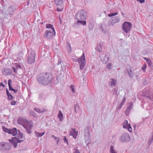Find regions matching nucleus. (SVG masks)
I'll return each mask as SVG.
<instances>
[{
  "label": "nucleus",
  "mask_w": 153,
  "mask_h": 153,
  "mask_svg": "<svg viewBox=\"0 0 153 153\" xmlns=\"http://www.w3.org/2000/svg\"><path fill=\"white\" fill-rule=\"evenodd\" d=\"M78 147H75L73 150L74 151L73 153H80L79 151L77 149Z\"/></svg>",
  "instance_id": "nucleus-34"
},
{
  "label": "nucleus",
  "mask_w": 153,
  "mask_h": 153,
  "mask_svg": "<svg viewBox=\"0 0 153 153\" xmlns=\"http://www.w3.org/2000/svg\"><path fill=\"white\" fill-rule=\"evenodd\" d=\"M16 67H12V69L13 70V71H14V72L15 73H17V71H16Z\"/></svg>",
  "instance_id": "nucleus-53"
},
{
  "label": "nucleus",
  "mask_w": 153,
  "mask_h": 153,
  "mask_svg": "<svg viewBox=\"0 0 153 153\" xmlns=\"http://www.w3.org/2000/svg\"><path fill=\"white\" fill-rule=\"evenodd\" d=\"M53 79V76L50 73H41L36 77L38 82L43 85H47L51 83Z\"/></svg>",
  "instance_id": "nucleus-1"
},
{
  "label": "nucleus",
  "mask_w": 153,
  "mask_h": 153,
  "mask_svg": "<svg viewBox=\"0 0 153 153\" xmlns=\"http://www.w3.org/2000/svg\"><path fill=\"white\" fill-rule=\"evenodd\" d=\"M45 132L42 133H40L37 131H35V135L37 137H41L43 136L45 134Z\"/></svg>",
  "instance_id": "nucleus-24"
},
{
  "label": "nucleus",
  "mask_w": 153,
  "mask_h": 153,
  "mask_svg": "<svg viewBox=\"0 0 153 153\" xmlns=\"http://www.w3.org/2000/svg\"><path fill=\"white\" fill-rule=\"evenodd\" d=\"M106 26L104 24H102L101 25L100 27L102 29V31L104 33H106Z\"/></svg>",
  "instance_id": "nucleus-29"
},
{
  "label": "nucleus",
  "mask_w": 153,
  "mask_h": 153,
  "mask_svg": "<svg viewBox=\"0 0 153 153\" xmlns=\"http://www.w3.org/2000/svg\"><path fill=\"white\" fill-rule=\"evenodd\" d=\"M131 26L132 24L131 23L125 22L123 24L122 28L124 32L127 33L130 31Z\"/></svg>",
  "instance_id": "nucleus-10"
},
{
  "label": "nucleus",
  "mask_w": 153,
  "mask_h": 153,
  "mask_svg": "<svg viewBox=\"0 0 153 153\" xmlns=\"http://www.w3.org/2000/svg\"><path fill=\"white\" fill-rule=\"evenodd\" d=\"M118 14V13L117 12L114 13H111L108 14V16L109 17H112L113 16L117 15Z\"/></svg>",
  "instance_id": "nucleus-33"
},
{
  "label": "nucleus",
  "mask_w": 153,
  "mask_h": 153,
  "mask_svg": "<svg viewBox=\"0 0 153 153\" xmlns=\"http://www.w3.org/2000/svg\"><path fill=\"white\" fill-rule=\"evenodd\" d=\"M103 45L102 44L100 43L99 44L97 45V48L98 51L99 52H101L102 51V48H103Z\"/></svg>",
  "instance_id": "nucleus-21"
},
{
  "label": "nucleus",
  "mask_w": 153,
  "mask_h": 153,
  "mask_svg": "<svg viewBox=\"0 0 153 153\" xmlns=\"http://www.w3.org/2000/svg\"><path fill=\"white\" fill-rule=\"evenodd\" d=\"M0 86H3V87H5V85L2 82H1L0 83Z\"/></svg>",
  "instance_id": "nucleus-57"
},
{
  "label": "nucleus",
  "mask_w": 153,
  "mask_h": 153,
  "mask_svg": "<svg viewBox=\"0 0 153 153\" xmlns=\"http://www.w3.org/2000/svg\"><path fill=\"white\" fill-rule=\"evenodd\" d=\"M70 135L73 136V137L76 139L77 135L78 132L76 131L75 129L72 128L70 131Z\"/></svg>",
  "instance_id": "nucleus-16"
},
{
  "label": "nucleus",
  "mask_w": 153,
  "mask_h": 153,
  "mask_svg": "<svg viewBox=\"0 0 153 153\" xmlns=\"http://www.w3.org/2000/svg\"><path fill=\"white\" fill-rule=\"evenodd\" d=\"M133 105V104L132 102H130L127 104V108L131 110L132 108Z\"/></svg>",
  "instance_id": "nucleus-30"
},
{
  "label": "nucleus",
  "mask_w": 153,
  "mask_h": 153,
  "mask_svg": "<svg viewBox=\"0 0 153 153\" xmlns=\"http://www.w3.org/2000/svg\"><path fill=\"white\" fill-rule=\"evenodd\" d=\"M138 1H139L140 3H143L145 2V0H137Z\"/></svg>",
  "instance_id": "nucleus-56"
},
{
  "label": "nucleus",
  "mask_w": 153,
  "mask_h": 153,
  "mask_svg": "<svg viewBox=\"0 0 153 153\" xmlns=\"http://www.w3.org/2000/svg\"><path fill=\"white\" fill-rule=\"evenodd\" d=\"M146 97L147 98H150V99H151L152 97V96H146Z\"/></svg>",
  "instance_id": "nucleus-60"
},
{
  "label": "nucleus",
  "mask_w": 153,
  "mask_h": 153,
  "mask_svg": "<svg viewBox=\"0 0 153 153\" xmlns=\"http://www.w3.org/2000/svg\"><path fill=\"white\" fill-rule=\"evenodd\" d=\"M120 20V18L118 16L112 17L108 22V26H114L115 23L119 22Z\"/></svg>",
  "instance_id": "nucleus-11"
},
{
  "label": "nucleus",
  "mask_w": 153,
  "mask_h": 153,
  "mask_svg": "<svg viewBox=\"0 0 153 153\" xmlns=\"http://www.w3.org/2000/svg\"><path fill=\"white\" fill-rule=\"evenodd\" d=\"M68 44H69V48H70V49H71V45H70V44H69V43H68Z\"/></svg>",
  "instance_id": "nucleus-62"
},
{
  "label": "nucleus",
  "mask_w": 153,
  "mask_h": 153,
  "mask_svg": "<svg viewBox=\"0 0 153 153\" xmlns=\"http://www.w3.org/2000/svg\"><path fill=\"white\" fill-rule=\"evenodd\" d=\"M131 110L127 108V109L125 112V113L126 116H128V115H129V114L131 111Z\"/></svg>",
  "instance_id": "nucleus-36"
},
{
  "label": "nucleus",
  "mask_w": 153,
  "mask_h": 153,
  "mask_svg": "<svg viewBox=\"0 0 153 153\" xmlns=\"http://www.w3.org/2000/svg\"><path fill=\"white\" fill-rule=\"evenodd\" d=\"M6 91L7 96H12L11 94L9 93V91L8 90L7 88L6 90Z\"/></svg>",
  "instance_id": "nucleus-52"
},
{
  "label": "nucleus",
  "mask_w": 153,
  "mask_h": 153,
  "mask_svg": "<svg viewBox=\"0 0 153 153\" xmlns=\"http://www.w3.org/2000/svg\"><path fill=\"white\" fill-rule=\"evenodd\" d=\"M10 146L9 145L6 144L4 148H1V150L3 151H4L5 150H9L10 149Z\"/></svg>",
  "instance_id": "nucleus-23"
},
{
  "label": "nucleus",
  "mask_w": 153,
  "mask_h": 153,
  "mask_svg": "<svg viewBox=\"0 0 153 153\" xmlns=\"http://www.w3.org/2000/svg\"><path fill=\"white\" fill-rule=\"evenodd\" d=\"M56 80H57V81H56V83H59V80H58V78H56Z\"/></svg>",
  "instance_id": "nucleus-61"
},
{
  "label": "nucleus",
  "mask_w": 153,
  "mask_h": 153,
  "mask_svg": "<svg viewBox=\"0 0 153 153\" xmlns=\"http://www.w3.org/2000/svg\"><path fill=\"white\" fill-rule=\"evenodd\" d=\"M86 22L85 20H77L76 24L78 25H85L86 24Z\"/></svg>",
  "instance_id": "nucleus-22"
},
{
  "label": "nucleus",
  "mask_w": 153,
  "mask_h": 153,
  "mask_svg": "<svg viewBox=\"0 0 153 153\" xmlns=\"http://www.w3.org/2000/svg\"><path fill=\"white\" fill-rule=\"evenodd\" d=\"M52 137H53V138H54V139L56 140H57L59 139V138H58V137H57L56 136H54V135H52Z\"/></svg>",
  "instance_id": "nucleus-55"
},
{
  "label": "nucleus",
  "mask_w": 153,
  "mask_h": 153,
  "mask_svg": "<svg viewBox=\"0 0 153 153\" xmlns=\"http://www.w3.org/2000/svg\"><path fill=\"white\" fill-rule=\"evenodd\" d=\"M34 110L37 112L41 113L47 111V110L45 108L40 109L39 108H35Z\"/></svg>",
  "instance_id": "nucleus-19"
},
{
  "label": "nucleus",
  "mask_w": 153,
  "mask_h": 153,
  "mask_svg": "<svg viewBox=\"0 0 153 153\" xmlns=\"http://www.w3.org/2000/svg\"><path fill=\"white\" fill-rule=\"evenodd\" d=\"M29 114L30 116H33L34 117L35 116V113L33 111H29Z\"/></svg>",
  "instance_id": "nucleus-40"
},
{
  "label": "nucleus",
  "mask_w": 153,
  "mask_h": 153,
  "mask_svg": "<svg viewBox=\"0 0 153 153\" xmlns=\"http://www.w3.org/2000/svg\"><path fill=\"white\" fill-rule=\"evenodd\" d=\"M15 67L16 68V70L19 69H22V68L21 67L20 65L16 64L15 65Z\"/></svg>",
  "instance_id": "nucleus-45"
},
{
  "label": "nucleus",
  "mask_w": 153,
  "mask_h": 153,
  "mask_svg": "<svg viewBox=\"0 0 153 153\" xmlns=\"http://www.w3.org/2000/svg\"><path fill=\"white\" fill-rule=\"evenodd\" d=\"M116 81L115 79L113 78L110 79V81L109 82L110 85L112 86H115L116 84Z\"/></svg>",
  "instance_id": "nucleus-28"
},
{
  "label": "nucleus",
  "mask_w": 153,
  "mask_h": 153,
  "mask_svg": "<svg viewBox=\"0 0 153 153\" xmlns=\"http://www.w3.org/2000/svg\"><path fill=\"white\" fill-rule=\"evenodd\" d=\"M16 102L15 101H12L11 102V104L12 105H15L16 104Z\"/></svg>",
  "instance_id": "nucleus-54"
},
{
  "label": "nucleus",
  "mask_w": 153,
  "mask_h": 153,
  "mask_svg": "<svg viewBox=\"0 0 153 153\" xmlns=\"http://www.w3.org/2000/svg\"><path fill=\"white\" fill-rule=\"evenodd\" d=\"M110 153H118L114 149V146H111L110 149Z\"/></svg>",
  "instance_id": "nucleus-31"
},
{
  "label": "nucleus",
  "mask_w": 153,
  "mask_h": 153,
  "mask_svg": "<svg viewBox=\"0 0 153 153\" xmlns=\"http://www.w3.org/2000/svg\"><path fill=\"white\" fill-rule=\"evenodd\" d=\"M11 141V143L12 146L14 148H16L17 146V143H19L16 138H12L11 140H10Z\"/></svg>",
  "instance_id": "nucleus-17"
},
{
  "label": "nucleus",
  "mask_w": 153,
  "mask_h": 153,
  "mask_svg": "<svg viewBox=\"0 0 153 153\" xmlns=\"http://www.w3.org/2000/svg\"><path fill=\"white\" fill-rule=\"evenodd\" d=\"M126 99L125 97H124L123 100H122V101L120 103V104H121V105H122L123 106L124 105L125 102H126Z\"/></svg>",
  "instance_id": "nucleus-42"
},
{
  "label": "nucleus",
  "mask_w": 153,
  "mask_h": 153,
  "mask_svg": "<svg viewBox=\"0 0 153 153\" xmlns=\"http://www.w3.org/2000/svg\"><path fill=\"white\" fill-rule=\"evenodd\" d=\"M18 135L17 137H13V138H16L17 139V140L18 141L19 143H20L23 141V140H20L23 138V134L20 132V131L19 130H18Z\"/></svg>",
  "instance_id": "nucleus-14"
},
{
  "label": "nucleus",
  "mask_w": 153,
  "mask_h": 153,
  "mask_svg": "<svg viewBox=\"0 0 153 153\" xmlns=\"http://www.w3.org/2000/svg\"><path fill=\"white\" fill-rule=\"evenodd\" d=\"M12 82V80L11 79H9L8 80V85L9 86V89L10 91H14L15 93H17V89H15L13 88L11 86V83Z\"/></svg>",
  "instance_id": "nucleus-18"
},
{
  "label": "nucleus",
  "mask_w": 153,
  "mask_h": 153,
  "mask_svg": "<svg viewBox=\"0 0 153 153\" xmlns=\"http://www.w3.org/2000/svg\"><path fill=\"white\" fill-rule=\"evenodd\" d=\"M112 64L111 63H108L106 65V68L108 69H110L111 68Z\"/></svg>",
  "instance_id": "nucleus-46"
},
{
  "label": "nucleus",
  "mask_w": 153,
  "mask_h": 153,
  "mask_svg": "<svg viewBox=\"0 0 153 153\" xmlns=\"http://www.w3.org/2000/svg\"><path fill=\"white\" fill-rule=\"evenodd\" d=\"M46 27L47 28H51V29H54L53 26L51 24H46Z\"/></svg>",
  "instance_id": "nucleus-32"
},
{
  "label": "nucleus",
  "mask_w": 153,
  "mask_h": 153,
  "mask_svg": "<svg viewBox=\"0 0 153 153\" xmlns=\"http://www.w3.org/2000/svg\"><path fill=\"white\" fill-rule=\"evenodd\" d=\"M56 34V33L54 29H51L49 30H47L43 34V37L44 38H47L48 39H50L52 38Z\"/></svg>",
  "instance_id": "nucleus-5"
},
{
  "label": "nucleus",
  "mask_w": 153,
  "mask_h": 153,
  "mask_svg": "<svg viewBox=\"0 0 153 153\" xmlns=\"http://www.w3.org/2000/svg\"><path fill=\"white\" fill-rule=\"evenodd\" d=\"M54 3L57 6H61L63 3L62 0H55Z\"/></svg>",
  "instance_id": "nucleus-25"
},
{
  "label": "nucleus",
  "mask_w": 153,
  "mask_h": 153,
  "mask_svg": "<svg viewBox=\"0 0 153 153\" xmlns=\"http://www.w3.org/2000/svg\"><path fill=\"white\" fill-rule=\"evenodd\" d=\"M64 67H63V66H62L61 65V68H62V69H63V68H64Z\"/></svg>",
  "instance_id": "nucleus-64"
},
{
  "label": "nucleus",
  "mask_w": 153,
  "mask_h": 153,
  "mask_svg": "<svg viewBox=\"0 0 153 153\" xmlns=\"http://www.w3.org/2000/svg\"><path fill=\"white\" fill-rule=\"evenodd\" d=\"M28 56L27 60L28 63L32 64L34 62L36 54L34 51L32 49L28 51Z\"/></svg>",
  "instance_id": "nucleus-3"
},
{
  "label": "nucleus",
  "mask_w": 153,
  "mask_h": 153,
  "mask_svg": "<svg viewBox=\"0 0 153 153\" xmlns=\"http://www.w3.org/2000/svg\"><path fill=\"white\" fill-rule=\"evenodd\" d=\"M2 71L3 74L5 75L10 74L12 72L11 69L6 68H4L3 69Z\"/></svg>",
  "instance_id": "nucleus-15"
},
{
  "label": "nucleus",
  "mask_w": 153,
  "mask_h": 153,
  "mask_svg": "<svg viewBox=\"0 0 153 153\" xmlns=\"http://www.w3.org/2000/svg\"><path fill=\"white\" fill-rule=\"evenodd\" d=\"M144 60H145L147 62V61H148L149 60H150L149 59H148L146 58V57H144Z\"/></svg>",
  "instance_id": "nucleus-58"
},
{
  "label": "nucleus",
  "mask_w": 153,
  "mask_h": 153,
  "mask_svg": "<svg viewBox=\"0 0 153 153\" xmlns=\"http://www.w3.org/2000/svg\"><path fill=\"white\" fill-rule=\"evenodd\" d=\"M90 130V127L89 126H86L84 130L85 142L87 146L90 142V139L91 137V135Z\"/></svg>",
  "instance_id": "nucleus-4"
},
{
  "label": "nucleus",
  "mask_w": 153,
  "mask_h": 153,
  "mask_svg": "<svg viewBox=\"0 0 153 153\" xmlns=\"http://www.w3.org/2000/svg\"><path fill=\"white\" fill-rule=\"evenodd\" d=\"M57 10L58 11H60L62 10H59L58 8H57Z\"/></svg>",
  "instance_id": "nucleus-63"
},
{
  "label": "nucleus",
  "mask_w": 153,
  "mask_h": 153,
  "mask_svg": "<svg viewBox=\"0 0 153 153\" xmlns=\"http://www.w3.org/2000/svg\"><path fill=\"white\" fill-rule=\"evenodd\" d=\"M7 97H8V99L10 100H13L14 98V97L13 96H7Z\"/></svg>",
  "instance_id": "nucleus-51"
},
{
  "label": "nucleus",
  "mask_w": 153,
  "mask_h": 153,
  "mask_svg": "<svg viewBox=\"0 0 153 153\" xmlns=\"http://www.w3.org/2000/svg\"><path fill=\"white\" fill-rule=\"evenodd\" d=\"M23 127L26 129L27 133L30 134L31 133V130H32L33 126V122L32 120H27L25 126Z\"/></svg>",
  "instance_id": "nucleus-9"
},
{
  "label": "nucleus",
  "mask_w": 153,
  "mask_h": 153,
  "mask_svg": "<svg viewBox=\"0 0 153 153\" xmlns=\"http://www.w3.org/2000/svg\"><path fill=\"white\" fill-rule=\"evenodd\" d=\"M130 139L131 137L129 135L126 133L122 134L119 138L120 141L123 143L128 142Z\"/></svg>",
  "instance_id": "nucleus-8"
},
{
  "label": "nucleus",
  "mask_w": 153,
  "mask_h": 153,
  "mask_svg": "<svg viewBox=\"0 0 153 153\" xmlns=\"http://www.w3.org/2000/svg\"><path fill=\"white\" fill-rule=\"evenodd\" d=\"M75 61L79 62L80 65V69L81 70L82 69L84 68L85 65V57L84 53L83 52L80 58H77L76 59Z\"/></svg>",
  "instance_id": "nucleus-6"
},
{
  "label": "nucleus",
  "mask_w": 153,
  "mask_h": 153,
  "mask_svg": "<svg viewBox=\"0 0 153 153\" xmlns=\"http://www.w3.org/2000/svg\"><path fill=\"white\" fill-rule=\"evenodd\" d=\"M131 67L129 65H127L126 66V71L127 72H128L129 71H131Z\"/></svg>",
  "instance_id": "nucleus-35"
},
{
  "label": "nucleus",
  "mask_w": 153,
  "mask_h": 153,
  "mask_svg": "<svg viewBox=\"0 0 153 153\" xmlns=\"http://www.w3.org/2000/svg\"><path fill=\"white\" fill-rule=\"evenodd\" d=\"M153 142V132L151 134L149 138L148 143L149 145H150Z\"/></svg>",
  "instance_id": "nucleus-26"
},
{
  "label": "nucleus",
  "mask_w": 153,
  "mask_h": 153,
  "mask_svg": "<svg viewBox=\"0 0 153 153\" xmlns=\"http://www.w3.org/2000/svg\"><path fill=\"white\" fill-rule=\"evenodd\" d=\"M94 25L92 23H89L88 25V27L90 30H92L94 27Z\"/></svg>",
  "instance_id": "nucleus-41"
},
{
  "label": "nucleus",
  "mask_w": 153,
  "mask_h": 153,
  "mask_svg": "<svg viewBox=\"0 0 153 153\" xmlns=\"http://www.w3.org/2000/svg\"><path fill=\"white\" fill-rule=\"evenodd\" d=\"M15 9L13 6H11L9 7L8 9V11L10 15H12L15 11Z\"/></svg>",
  "instance_id": "nucleus-20"
},
{
  "label": "nucleus",
  "mask_w": 153,
  "mask_h": 153,
  "mask_svg": "<svg viewBox=\"0 0 153 153\" xmlns=\"http://www.w3.org/2000/svg\"><path fill=\"white\" fill-rule=\"evenodd\" d=\"M6 144V143L4 142L1 143H0V149L1 150V148H4Z\"/></svg>",
  "instance_id": "nucleus-39"
},
{
  "label": "nucleus",
  "mask_w": 153,
  "mask_h": 153,
  "mask_svg": "<svg viewBox=\"0 0 153 153\" xmlns=\"http://www.w3.org/2000/svg\"><path fill=\"white\" fill-rule=\"evenodd\" d=\"M87 13L84 10H82L78 11L75 15L77 20H85L87 17Z\"/></svg>",
  "instance_id": "nucleus-2"
},
{
  "label": "nucleus",
  "mask_w": 153,
  "mask_h": 153,
  "mask_svg": "<svg viewBox=\"0 0 153 153\" xmlns=\"http://www.w3.org/2000/svg\"><path fill=\"white\" fill-rule=\"evenodd\" d=\"M58 63H57V65H59L60 64H61V65L62 60H61L60 57H58Z\"/></svg>",
  "instance_id": "nucleus-48"
},
{
  "label": "nucleus",
  "mask_w": 153,
  "mask_h": 153,
  "mask_svg": "<svg viewBox=\"0 0 153 153\" xmlns=\"http://www.w3.org/2000/svg\"><path fill=\"white\" fill-rule=\"evenodd\" d=\"M129 76L131 77V78H133L134 76V74L132 72V71H129V72H128Z\"/></svg>",
  "instance_id": "nucleus-37"
},
{
  "label": "nucleus",
  "mask_w": 153,
  "mask_h": 153,
  "mask_svg": "<svg viewBox=\"0 0 153 153\" xmlns=\"http://www.w3.org/2000/svg\"><path fill=\"white\" fill-rule=\"evenodd\" d=\"M60 140V139H59L56 140L57 141V144H58L59 142V140Z\"/></svg>",
  "instance_id": "nucleus-59"
},
{
  "label": "nucleus",
  "mask_w": 153,
  "mask_h": 153,
  "mask_svg": "<svg viewBox=\"0 0 153 153\" xmlns=\"http://www.w3.org/2000/svg\"><path fill=\"white\" fill-rule=\"evenodd\" d=\"M122 106H123V105H121L120 103L118 104L117 107L116 111H118L121 108Z\"/></svg>",
  "instance_id": "nucleus-38"
},
{
  "label": "nucleus",
  "mask_w": 153,
  "mask_h": 153,
  "mask_svg": "<svg viewBox=\"0 0 153 153\" xmlns=\"http://www.w3.org/2000/svg\"><path fill=\"white\" fill-rule=\"evenodd\" d=\"M70 88L71 90L72 91L73 93L75 92V89L74 88V86L73 85H70Z\"/></svg>",
  "instance_id": "nucleus-44"
},
{
  "label": "nucleus",
  "mask_w": 153,
  "mask_h": 153,
  "mask_svg": "<svg viewBox=\"0 0 153 153\" xmlns=\"http://www.w3.org/2000/svg\"><path fill=\"white\" fill-rule=\"evenodd\" d=\"M58 117L59 118L60 121H62L63 120V114L61 111H59Z\"/></svg>",
  "instance_id": "nucleus-27"
},
{
  "label": "nucleus",
  "mask_w": 153,
  "mask_h": 153,
  "mask_svg": "<svg viewBox=\"0 0 153 153\" xmlns=\"http://www.w3.org/2000/svg\"><path fill=\"white\" fill-rule=\"evenodd\" d=\"M2 129L5 132L11 134L13 136H15L18 133V130L15 128H13L11 129H8L4 126H2Z\"/></svg>",
  "instance_id": "nucleus-7"
},
{
  "label": "nucleus",
  "mask_w": 153,
  "mask_h": 153,
  "mask_svg": "<svg viewBox=\"0 0 153 153\" xmlns=\"http://www.w3.org/2000/svg\"><path fill=\"white\" fill-rule=\"evenodd\" d=\"M64 140V142L65 143H66L68 144V140L66 138L65 136L64 137V138L63 139Z\"/></svg>",
  "instance_id": "nucleus-49"
},
{
  "label": "nucleus",
  "mask_w": 153,
  "mask_h": 153,
  "mask_svg": "<svg viewBox=\"0 0 153 153\" xmlns=\"http://www.w3.org/2000/svg\"><path fill=\"white\" fill-rule=\"evenodd\" d=\"M146 67V64H144L142 67L141 69L144 72H145V70Z\"/></svg>",
  "instance_id": "nucleus-47"
},
{
  "label": "nucleus",
  "mask_w": 153,
  "mask_h": 153,
  "mask_svg": "<svg viewBox=\"0 0 153 153\" xmlns=\"http://www.w3.org/2000/svg\"><path fill=\"white\" fill-rule=\"evenodd\" d=\"M147 63L149 66H151L152 65V63L151 61L150 60L148 61H147Z\"/></svg>",
  "instance_id": "nucleus-50"
},
{
  "label": "nucleus",
  "mask_w": 153,
  "mask_h": 153,
  "mask_svg": "<svg viewBox=\"0 0 153 153\" xmlns=\"http://www.w3.org/2000/svg\"><path fill=\"white\" fill-rule=\"evenodd\" d=\"M27 120L26 119L20 117H19L18 119L17 123L23 126H25Z\"/></svg>",
  "instance_id": "nucleus-13"
},
{
  "label": "nucleus",
  "mask_w": 153,
  "mask_h": 153,
  "mask_svg": "<svg viewBox=\"0 0 153 153\" xmlns=\"http://www.w3.org/2000/svg\"><path fill=\"white\" fill-rule=\"evenodd\" d=\"M123 127L124 128H127L130 132L132 131V129L130 124L128 123V121L126 120L123 123Z\"/></svg>",
  "instance_id": "nucleus-12"
},
{
  "label": "nucleus",
  "mask_w": 153,
  "mask_h": 153,
  "mask_svg": "<svg viewBox=\"0 0 153 153\" xmlns=\"http://www.w3.org/2000/svg\"><path fill=\"white\" fill-rule=\"evenodd\" d=\"M75 111L76 113H77V109H79V105H78L76 104L74 105Z\"/></svg>",
  "instance_id": "nucleus-43"
}]
</instances>
